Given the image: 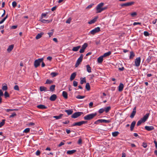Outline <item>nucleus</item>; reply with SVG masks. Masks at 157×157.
Masks as SVG:
<instances>
[{"label":"nucleus","mask_w":157,"mask_h":157,"mask_svg":"<svg viewBox=\"0 0 157 157\" xmlns=\"http://www.w3.org/2000/svg\"><path fill=\"white\" fill-rule=\"evenodd\" d=\"M96 115V113L88 114L84 117V119L85 120H90L93 119Z\"/></svg>","instance_id":"1"},{"label":"nucleus","mask_w":157,"mask_h":157,"mask_svg":"<svg viewBox=\"0 0 157 157\" xmlns=\"http://www.w3.org/2000/svg\"><path fill=\"white\" fill-rule=\"evenodd\" d=\"M44 60L43 58H39L37 59L34 62V66L36 68L38 67L40 65V64Z\"/></svg>","instance_id":"2"},{"label":"nucleus","mask_w":157,"mask_h":157,"mask_svg":"<svg viewBox=\"0 0 157 157\" xmlns=\"http://www.w3.org/2000/svg\"><path fill=\"white\" fill-rule=\"evenodd\" d=\"M83 113L82 112H75L73 113L71 116V117L74 119L76 118L83 114Z\"/></svg>","instance_id":"3"},{"label":"nucleus","mask_w":157,"mask_h":157,"mask_svg":"<svg viewBox=\"0 0 157 157\" xmlns=\"http://www.w3.org/2000/svg\"><path fill=\"white\" fill-rule=\"evenodd\" d=\"M83 57V55L82 54L80 55L78 59L75 64V67H77L82 62Z\"/></svg>","instance_id":"4"},{"label":"nucleus","mask_w":157,"mask_h":157,"mask_svg":"<svg viewBox=\"0 0 157 157\" xmlns=\"http://www.w3.org/2000/svg\"><path fill=\"white\" fill-rule=\"evenodd\" d=\"M140 57L137 58L136 59H135V65L137 67H139L140 65Z\"/></svg>","instance_id":"5"},{"label":"nucleus","mask_w":157,"mask_h":157,"mask_svg":"<svg viewBox=\"0 0 157 157\" xmlns=\"http://www.w3.org/2000/svg\"><path fill=\"white\" fill-rule=\"evenodd\" d=\"M87 122L86 121H81L77 122L74 123L72 125V126H80L82 125L87 123Z\"/></svg>","instance_id":"6"},{"label":"nucleus","mask_w":157,"mask_h":157,"mask_svg":"<svg viewBox=\"0 0 157 157\" xmlns=\"http://www.w3.org/2000/svg\"><path fill=\"white\" fill-rule=\"evenodd\" d=\"M100 28L99 27H97L95 28L94 29L92 30L90 32V33L91 34L94 35L96 33H97L100 31Z\"/></svg>","instance_id":"7"},{"label":"nucleus","mask_w":157,"mask_h":157,"mask_svg":"<svg viewBox=\"0 0 157 157\" xmlns=\"http://www.w3.org/2000/svg\"><path fill=\"white\" fill-rule=\"evenodd\" d=\"M134 3V2H127L126 3H123L121 5V6L122 7H124V6H131L132 5H133Z\"/></svg>","instance_id":"8"},{"label":"nucleus","mask_w":157,"mask_h":157,"mask_svg":"<svg viewBox=\"0 0 157 157\" xmlns=\"http://www.w3.org/2000/svg\"><path fill=\"white\" fill-rule=\"evenodd\" d=\"M136 107H135L133 109V111L131 113V115L130 116V117L132 118L134 117L135 115L136 114Z\"/></svg>","instance_id":"9"},{"label":"nucleus","mask_w":157,"mask_h":157,"mask_svg":"<svg viewBox=\"0 0 157 157\" xmlns=\"http://www.w3.org/2000/svg\"><path fill=\"white\" fill-rule=\"evenodd\" d=\"M149 115V113H147L146 114L145 116L143 117V118H141V119L144 121V122H145L147 119H148Z\"/></svg>","instance_id":"10"},{"label":"nucleus","mask_w":157,"mask_h":157,"mask_svg":"<svg viewBox=\"0 0 157 157\" xmlns=\"http://www.w3.org/2000/svg\"><path fill=\"white\" fill-rule=\"evenodd\" d=\"M57 97L56 94H53L49 98V100L52 101H55L57 98Z\"/></svg>","instance_id":"11"},{"label":"nucleus","mask_w":157,"mask_h":157,"mask_svg":"<svg viewBox=\"0 0 157 157\" xmlns=\"http://www.w3.org/2000/svg\"><path fill=\"white\" fill-rule=\"evenodd\" d=\"M145 129L148 131H150L154 130V128L153 126H146L144 127Z\"/></svg>","instance_id":"12"},{"label":"nucleus","mask_w":157,"mask_h":157,"mask_svg":"<svg viewBox=\"0 0 157 157\" xmlns=\"http://www.w3.org/2000/svg\"><path fill=\"white\" fill-rule=\"evenodd\" d=\"M76 75V72H75L72 73L71 75L70 78V80L71 81H72L75 78Z\"/></svg>","instance_id":"13"},{"label":"nucleus","mask_w":157,"mask_h":157,"mask_svg":"<svg viewBox=\"0 0 157 157\" xmlns=\"http://www.w3.org/2000/svg\"><path fill=\"white\" fill-rule=\"evenodd\" d=\"M104 3L101 2L96 7L97 12L98 11L99 9L101 8L104 5Z\"/></svg>","instance_id":"14"},{"label":"nucleus","mask_w":157,"mask_h":157,"mask_svg":"<svg viewBox=\"0 0 157 157\" xmlns=\"http://www.w3.org/2000/svg\"><path fill=\"white\" fill-rule=\"evenodd\" d=\"M124 88V85L122 83H120L118 86V91L120 92L122 91Z\"/></svg>","instance_id":"15"},{"label":"nucleus","mask_w":157,"mask_h":157,"mask_svg":"<svg viewBox=\"0 0 157 157\" xmlns=\"http://www.w3.org/2000/svg\"><path fill=\"white\" fill-rule=\"evenodd\" d=\"M44 34V33L43 32H41L39 33H38L36 36V40L39 39L42 37Z\"/></svg>","instance_id":"16"},{"label":"nucleus","mask_w":157,"mask_h":157,"mask_svg":"<svg viewBox=\"0 0 157 157\" xmlns=\"http://www.w3.org/2000/svg\"><path fill=\"white\" fill-rule=\"evenodd\" d=\"M136 122L135 121H133L132 123L130 126V130L131 131L133 130L134 126L135 125Z\"/></svg>","instance_id":"17"},{"label":"nucleus","mask_w":157,"mask_h":157,"mask_svg":"<svg viewBox=\"0 0 157 157\" xmlns=\"http://www.w3.org/2000/svg\"><path fill=\"white\" fill-rule=\"evenodd\" d=\"M76 151V150H68L67 152V153L68 155H72L74 153H75Z\"/></svg>","instance_id":"18"},{"label":"nucleus","mask_w":157,"mask_h":157,"mask_svg":"<svg viewBox=\"0 0 157 157\" xmlns=\"http://www.w3.org/2000/svg\"><path fill=\"white\" fill-rule=\"evenodd\" d=\"M100 122V123H103L104 122L105 123H110L111 122V121L110 120H106L105 119H99Z\"/></svg>","instance_id":"19"},{"label":"nucleus","mask_w":157,"mask_h":157,"mask_svg":"<svg viewBox=\"0 0 157 157\" xmlns=\"http://www.w3.org/2000/svg\"><path fill=\"white\" fill-rule=\"evenodd\" d=\"M103 56H101L98 58V62L99 63H101L103 60Z\"/></svg>","instance_id":"20"},{"label":"nucleus","mask_w":157,"mask_h":157,"mask_svg":"<svg viewBox=\"0 0 157 157\" xmlns=\"http://www.w3.org/2000/svg\"><path fill=\"white\" fill-rule=\"evenodd\" d=\"M135 56V54L134 53L132 52L131 51L130 52V56L129 57V58L130 59H133V58Z\"/></svg>","instance_id":"21"},{"label":"nucleus","mask_w":157,"mask_h":157,"mask_svg":"<svg viewBox=\"0 0 157 157\" xmlns=\"http://www.w3.org/2000/svg\"><path fill=\"white\" fill-rule=\"evenodd\" d=\"M65 112L67 113L68 115H69L71 114L73 112V111L72 109H68V110H65Z\"/></svg>","instance_id":"22"},{"label":"nucleus","mask_w":157,"mask_h":157,"mask_svg":"<svg viewBox=\"0 0 157 157\" xmlns=\"http://www.w3.org/2000/svg\"><path fill=\"white\" fill-rule=\"evenodd\" d=\"M37 108L39 109H43L47 108V107L45 106L44 105H40L37 106Z\"/></svg>","instance_id":"23"},{"label":"nucleus","mask_w":157,"mask_h":157,"mask_svg":"<svg viewBox=\"0 0 157 157\" xmlns=\"http://www.w3.org/2000/svg\"><path fill=\"white\" fill-rule=\"evenodd\" d=\"M62 96L65 99L68 98L67 94L66 92L63 91L62 92Z\"/></svg>","instance_id":"24"},{"label":"nucleus","mask_w":157,"mask_h":157,"mask_svg":"<svg viewBox=\"0 0 157 157\" xmlns=\"http://www.w3.org/2000/svg\"><path fill=\"white\" fill-rule=\"evenodd\" d=\"M81 48L80 46H78L76 47H73L72 50L74 52H77V51L78 49Z\"/></svg>","instance_id":"25"},{"label":"nucleus","mask_w":157,"mask_h":157,"mask_svg":"<svg viewBox=\"0 0 157 157\" xmlns=\"http://www.w3.org/2000/svg\"><path fill=\"white\" fill-rule=\"evenodd\" d=\"M13 47L14 45H10L7 50V51L9 52H10L13 49Z\"/></svg>","instance_id":"26"},{"label":"nucleus","mask_w":157,"mask_h":157,"mask_svg":"<svg viewBox=\"0 0 157 157\" xmlns=\"http://www.w3.org/2000/svg\"><path fill=\"white\" fill-rule=\"evenodd\" d=\"M86 68L87 71L88 72L90 73L91 72V68L89 65H86Z\"/></svg>","instance_id":"27"},{"label":"nucleus","mask_w":157,"mask_h":157,"mask_svg":"<svg viewBox=\"0 0 157 157\" xmlns=\"http://www.w3.org/2000/svg\"><path fill=\"white\" fill-rule=\"evenodd\" d=\"M63 116V114H61L59 116H55L53 117L56 119H59L61 118V117Z\"/></svg>","instance_id":"28"},{"label":"nucleus","mask_w":157,"mask_h":157,"mask_svg":"<svg viewBox=\"0 0 157 157\" xmlns=\"http://www.w3.org/2000/svg\"><path fill=\"white\" fill-rule=\"evenodd\" d=\"M47 89V88L44 86H41L40 87V91H46Z\"/></svg>","instance_id":"29"},{"label":"nucleus","mask_w":157,"mask_h":157,"mask_svg":"<svg viewBox=\"0 0 157 157\" xmlns=\"http://www.w3.org/2000/svg\"><path fill=\"white\" fill-rule=\"evenodd\" d=\"M107 7H101L98 10L97 12V13H100L102 11L106 10L107 9Z\"/></svg>","instance_id":"30"},{"label":"nucleus","mask_w":157,"mask_h":157,"mask_svg":"<svg viewBox=\"0 0 157 157\" xmlns=\"http://www.w3.org/2000/svg\"><path fill=\"white\" fill-rule=\"evenodd\" d=\"M96 20H97L96 18H94V19H93V20H91V21H90L88 22V23L89 24H91L93 23H94L96 21Z\"/></svg>","instance_id":"31"},{"label":"nucleus","mask_w":157,"mask_h":157,"mask_svg":"<svg viewBox=\"0 0 157 157\" xmlns=\"http://www.w3.org/2000/svg\"><path fill=\"white\" fill-rule=\"evenodd\" d=\"M119 134L118 132L116 131L112 133V135L113 137H116Z\"/></svg>","instance_id":"32"},{"label":"nucleus","mask_w":157,"mask_h":157,"mask_svg":"<svg viewBox=\"0 0 157 157\" xmlns=\"http://www.w3.org/2000/svg\"><path fill=\"white\" fill-rule=\"evenodd\" d=\"M111 53V52L110 51H109L105 53L102 56H103V57H105L110 55Z\"/></svg>","instance_id":"33"},{"label":"nucleus","mask_w":157,"mask_h":157,"mask_svg":"<svg viewBox=\"0 0 157 157\" xmlns=\"http://www.w3.org/2000/svg\"><path fill=\"white\" fill-rule=\"evenodd\" d=\"M41 21L43 23H49L50 22L52 21V20L50 21L49 20H45V19H42Z\"/></svg>","instance_id":"34"},{"label":"nucleus","mask_w":157,"mask_h":157,"mask_svg":"<svg viewBox=\"0 0 157 157\" xmlns=\"http://www.w3.org/2000/svg\"><path fill=\"white\" fill-rule=\"evenodd\" d=\"M55 85H52L50 87V90L51 91H53L55 90Z\"/></svg>","instance_id":"35"},{"label":"nucleus","mask_w":157,"mask_h":157,"mask_svg":"<svg viewBox=\"0 0 157 157\" xmlns=\"http://www.w3.org/2000/svg\"><path fill=\"white\" fill-rule=\"evenodd\" d=\"M85 87L87 90L89 91L90 90V86L89 83H86Z\"/></svg>","instance_id":"36"},{"label":"nucleus","mask_w":157,"mask_h":157,"mask_svg":"<svg viewBox=\"0 0 157 157\" xmlns=\"http://www.w3.org/2000/svg\"><path fill=\"white\" fill-rule=\"evenodd\" d=\"M80 79L81 81L80 83L81 84H82L84 82H86V78L85 77L83 78L82 79L81 78Z\"/></svg>","instance_id":"37"},{"label":"nucleus","mask_w":157,"mask_h":157,"mask_svg":"<svg viewBox=\"0 0 157 157\" xmlns=\"http://www.w3.org/2000/svg\"><path fill=\"white\" fill-rule=\"evenodd\" d=\"M50 75L52 77H54L58 75V73L56 72H52L51 73Z\"/></svg>","instance_id":"38"},{"label":"nucleus","mask_w":157,"mask_h":157,"mask_svg":"<svg viewBox=\"0 0 157 157\" xmlns=\"http://www.w3.org/2000/svg\"><path fill=\"white\" fill-rule=\"evenodd\" d=\"M111 107L110 106H108L104 108L105 111L107 113H108Z\"/></svg>","instance_id":"39"},{"label":"nucleus","mask_w":157,"mask_h":157,"mask_svg":"<svg viewBox=\"0 0 157 157\" xmlns=\"http://www.w3.org/2000/svg\"><path fill=\"white\" fill-rule=\"evenodd\" d=\"M2 89L3 90H6L8 89V87L6 84L5 85H2Z\"/></svg>","instance_id":"40"},{"label":"nucleus","mask_w":157,"mask_h":157,"mask_svg":"<svg viewBox=\"0 0 157 157\" xmlns=\"http://www.w3.org/2000/svg\"><path fill=\"white\" fill-rule=\"evenodd\" d=\"M144 121H143L141 119H140L137 122L136 125L137 126H139L142 123H144Z\"/></svg>","instance_id":"41"},{"label":"nucleus","mask_w":157,"mask_h":157,"mask_svg":"<svg viewBox=\"0 0 157 157\" xmlns=\"http://www.w3.org/2000/svg\"><path fill=\"white\" fill-rule=\"evenodd\" d=\"M5 120L3 119L2 120V121L0 123V128L2 126L5 124Z\"/></svg>","instance_id":"42"},{"label":"nucleus","mask_w":157,"mask_h":157,"mask_svg":"<svg viewBox=\"0 0 157 157\" xmlns=\"http://www.w3.org/2000/svg\"><path fill=\"white\" fill-rule=\"evenodd\" d=\"M85 97V96H81L80 95H78L77 96L76 98L78 99H82L84 98Z\"/></svg>","instance_id":"43"},{"label":"nucleus","mask_w":157,"mask_h":157,"mask_svg":"<svg viewBox=\"0 0 157 157\" xmlns=\"http://www.w3.org/2000/svg\"><path fill=\"white\" fill-rule=\"evenodd\" d=\"M30 130V128H27L24 130L23 132L25 133H28L29 132Z\"/></svg>","instance_id":"44"},{"label":"nucleus","mask_w":157,"mask_h":157,"mask_svg":"<svg viewBox=\"0 0 157 157\" xmlns=\"http://www.w3.org/2000/svg\"><path fill=\"white\" fill-rule=\"evenodd\" d=\"M88 44L87 43H85L82 46V47L83 49H85L87 47Z\"/></svg>","instance_id":"45"},{"label":"nucleus","mask_w":157,"mask_h":157,"mask_svg":"<svg viewBox=\"0 0 157 157\" xmlns=\"http://www.w3.org/2000/svg\"><path fill=\"white\" fill-rule=\"evenodd\" d=\"M52 80L48 79L46 80L45 83L47 84H50L52 83Z\"/></svg>","instance_id":"46"},{"label":"nucleus","mask_w":157,"mask_h":157,"mask_svg":"<svg viewBox=\"0 0 157 157\" xmlns=\"http://www.w3.org/2000/svg\"><path fill=\"white\" fill-rule=\"evenodd\" d=\"M4 96L5 98L9 97L10 96V95L7 91H5L4 93Z\"/></svg>","instance_id":"47"},{"label":"nucleus","mask_w":157,"mask_h":157,"mask_svg":"<svg viewBox=\"0 0 157 157\" xmlns=\"http://www.w3.org/2000/svg\"><path fill=\"white\" fill-rule=\"evenodd\" d=\"M142 146L144 148H145L147 147V144L145 142H143L142 143Z\"/></svg>","instance_id":"48"},{"label":"nucleus","mask_w":157,"mask_h":157,"mask_svg":"<svg viewBox=\"0 0 157 157\" xmlns=\"http://www.w3.org/2000/svg\"><path fill=\"white\" fill-rule=\"evenodd\" d=\"M105 111L104 108H101L100 109L99 111L98 112L100 113H101Z\"/></svg>","instance_id":"49"},{"label":"nucleus","mask_w":157,"mask_h":157,"mask_svg":"<svg viewBox=\"0 0 157 157\" xmlns=\"http://www.w3.org/2000/svg\"><path fill=\"white\" fill-rule=\"evenodd\" d=\"M137 15V13L136 12H134L131 13V15L132 17H134Z\"/></svg>","instance_id":"50"},{"label":"nucleus","mask_w":157,"mask_h":157,"mask_svg":"<svg viewBox=\"0 0 157 157\" xmlns=\"http://www.w3.org/2000/svg\"><path fill=\"white\" fill-rule=\"evenodd\" d=\"M17 116V114L16 113H13L12 115H10L9 117L10 118L14 117H15Z\"/></svg>","instance_id":"51"},{"label":"nucleus","mask_w":157,"mask_h":157,"mask_svg":"<svg viewBox=\"0 0 157 157\" xmlns=\"http://www.w3.org/2000/svg\"><path fill=\"white\" fill-rule=\"evenodd\" d=\"M17 5V2L15 1H13L12 2V5L13 7L15 8L16 6Z\"/></svg>","instance_id":"52"},{"label":"nucleus","mask_w":157,"mask_h":157,"mask_svg":"<svg viewBox=\"0 0 157 157\" xmlns=\"http://www.w3.org/2000/svg\"><path fill=\"white\" fill-rule=\"evenodd\" d=\"M14 90L17 91L19 90V86L17 85H15L14 86Z\"/></svg>","instance_id":"53"},{"label":"nucleus","mask_w":157,"mask_h":157,"mask_svg":"<svg viewBox=\"0 0 157 157\" xmlns=\"http://www.w3.org/2000/svg\"><path fill=\"white\" fill-rule=\"evenodd\" d=\"M144 34L145 36H148L149 35V33L147 31H144Z\"/></svg>","instance_id":"54"},{"label":"nucleus","mask_w":157,"mask_h":157,"mask_svg":"<svg viewBox=\"0 0 157 157\" xmlns=\"http://www.w3.org/2000/svg\"><path fill=\"white\" fill-rule=\"evenodd\" d=\"M151 57L149 56L146 59L147 62L148 63H149L151 60Z\"/></svg>","instance_id":"55"},{"label":"nucleus","mask_w":157,"mask_h":157,"mask_svg":"<svg viewBox=\"0 0 157 157\" xmlns=\"http://www.w3.org/2000/svg\"><path fill=\"white\" fill-rule=\"evenodd\" d=\"M73 86H77L78 85V82L75 81H74L73 82Z\"/></svg>","instance_id":"56"},{"label":"nucleus","mask_w":157,"mask_h":157,"mask_svg":"<svg viewBox=\"0 0 157 157\" xmlns=\"http://www.w3.org/2000/svg\"><path fill=\"white\" fill-rule=\"evenodd\" d=\"M71 18H69L67 20L66 22L67 23L70 24L71 22Z\"/></svg>","instance_id":"57"},{"label":"nucleus","mask_w":157,"mask_h":157,"mask_svg":"<svg viewBox=\"0 0 157 157\" xmlns=\"http://www.w3.org/2000/svg\"><path fill=\"white\" fill-rule=\"evenodd\" d=\"M141 23L140 22H134L133 24V25H141Z\"/></svg>","instance_id":"58"},{"label":"nucleus","mask_w":157,"mask_h":157,"mask_svg":"<svg viewBox=\"0 0 157 157\" xmlns=\"http://www.w3.org/2000/svg\"><path fill=\"white\" fill-rule=\"evenodd\" d=\"M85 50V49H83L82 48L81 49H80V50L79 51V52L80 53H82L84 52Z\"/></svg>","instance_id":"59"},{"label":"nucleus","mask_w":157,"mask_h":157,"mask_svg":"<svg viewBox=\"0 0 157 157\" xmlns=\"http://www.w3.org/2000/svg\"><path fill=\"white\" fill-rule=\"evenodd\" d=\"M93 102H90L89 104V107L90 108L92 107V106L93 105Z\"/></svg>","instance_id":"60"},{"label":"nucleus","mask_w":157,"mask_h":157,"mask_svg":"<svg viewBox=\"0 0 157 157\" xmlns=\"http://www.w3.org/2000/svg\"><path fill=\"white\" fill-rule=\"evenodd\" d=\"M64 144V143L63 142H61L60 143V144L58 145V147H60L61 146L63 145Z\"/></svg>","instance_id":"61"},{"label":"nucleus","mask_w":157,"mask_h":157,"mask_svg":"<svg viewBox=\"0 0 157 157\" xmlns=\"http://www.w3.org/2000/svg\"><path fill=\"white\" fill-rule=\"evenodd\" d=\"M40 151L38 150L36 151V154L37 155H39L40 154Z\"/></svg>","instance_id":"62"},{"label":"nucleus","mask_w":157,"mask_h":157,"mask_svg":"<svg viewBox=\"0 0 157 157\" xmlns=\"http://www.w3.org/2000/svg\"><path fill=\"white\" fill-rule=\"evenodd\" d=\"M82 139L80 138L79 139L78 141V144H81L82 143Z\"/></svg>","instance_id":"63"},{"label":"nucleus","mask_w":157,"mask_h":157,"mask_svg":"<svg viewBox=\"0 0 157 157\" xmlns=\"http://www.w3.org/2000/svg\"><path fill=\"white\" fill-rule=\"evenodd\" d=\"M154 142L155 144V147L157 149V142L156 140H155L154 141Z\"/></svg>","instance_id":"64"}]
</instances>
